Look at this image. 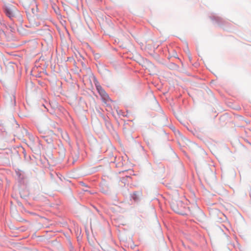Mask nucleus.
Segmentation results:
<instances>
[{"instance_id":"1","label":"nucleus","mask_w":251,"mask_h":251,"mask_svg":"<svg viewBox=\"0 0 251 251\" xmlns=\"http://www.w3.org/2000/svg\"><path fill=\"white\" fill-rule=\"evenodd\" d=\"M172 209L176 213L179 214H185L186 205L180 201H174L171 203Z\"/></svg>"},{"instance_id":"2","label":"nucleus","mask_w":251,"mask_h":251,"mask_svg":"<svg viewBox=\"0 0 251 251\" xmlns=\"http://www.w3.org/2000/svg\"><path fill=\"white\" fill-rule=\"evenodd\" d=\"M6 15L10 19L16 17L18 14L19 12L14 6L6 7L5 10Z\"/></svg>"},{"instance_id":"3","label":"nucleus","mask_w":251,"mask_h":251,"mask_svg":"<svg viewBox=\"0 0 251 251\" xmlns=\"http://www.w3.org/2000/svg\"><path fill=\"white\" fill-rule=\"evenodd\" d=\"M97 89L101 96L103 101L106 103L110 100V98L105 91L100 86H97Z\"/></svg>"},{"instance_id":"4","label":"nucleus","mask_w":251,"mask_h":251,"mask_svg":"<svg viewBox=\"0 0 251 251\" xmlns=\"http://www.w3.org/2000/svg\"><path fill=\"white\" fill-rule=\"evenodd\" d=\"M29 21L31 26H38L39 25L38 21H36V18L34 16H30Z\"/></svg>"},{"instance_id":"5","label":"nucleus","mask_w":251,"mask_h":251,"mask_svg":"<svg viewBox=\"0 0 251 251\" xmlns=\"http://www.w3.org/2000/svg\"><path fill=\"white\" fill-rule=\"evenodd\" d=\"M141 196V193L140 192H135L132 195V199L135 201H138Z\"/></svg>"},{"instance_id":"6","label":"nucleus","mask_w":251,"mask_h":251,"mask_svg":"<svg viewBox=\"0 0 251 251\" xmlns=\"http://www.w3.org/2000/svg\"><path fill=\"white\" fill-rule=\"evenodd\" d=\"M32 6H33V7L31 8L32 13L34 15H36L37 12V5L34 3V4L32 5Z\"/></svg>"},{"instance_id":"7","label":"nucleus","mask_w":251,"mask_h":251,"mask_svg":"<svg viewBox=\"0 0 251 251\" xmlns=\"http://www.w3.org/2000/svg\"><path fill=\"white\" fill-rule=\"evenodd\" d=\"M43 138L44 139V140L46 141L48 144L51 143L52 140L50 137L43 136Z\"/></svg>"},{"instance_id":"8","label":"nucleus","mask_w":251,"mask_h":251,"mask_svg":"<svg viewBox=\"0 0 251 251\" xmlns=\"http://www.w3.org/2000/svg\"><path fill=\"white\" fill-rule=\"evenodd\" d=\"M13 98L14 101H15V97L14 95H13Z\"/></svg>"}]
</instances>
